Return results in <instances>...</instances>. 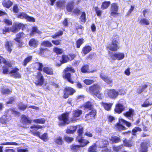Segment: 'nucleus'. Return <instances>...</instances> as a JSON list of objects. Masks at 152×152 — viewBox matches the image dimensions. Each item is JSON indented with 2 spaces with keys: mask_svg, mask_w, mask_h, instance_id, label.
I'll return each instance as SVG.
<instances>
[{
  "mask_svg": "<svg viewBox=\"0 0 152 152\" xmlns=\"http://www.w3.org/2000/svg\"><path fill=\"white\" fill-rule=\"evenodd\" d=\"M124 109L125 107L122 104L119 103L116 105L115 111L116 112L120 113L124 110Z\"/></svg>",
  "mask_w": 152,
  "mask_h": 152,
  "instance_id": "20",
  "label": "nucleus"
},
{
  "mask_svg": "<svg viewBox=\"0 0 152 152\" xmlns=\"http://www.w3.org/2000/svg\"><path fill=\"white\" fill-rule=\"evenodd\" d=\"M110 4L109 1H105L103 2L101 6L102 9L103 10L107 8Z\"/></svg>",
  "mask_w": 152,
  "mask_h": 152,
  "instance_id": "38",
  "label": "nucleus"
},
{
  "mask_svg": "<svg viewBox=\"0 0 152 152\" xmlns=\"http://www.w3.org/2000/svg\"><path fill=\"white\" fill-rule=\"evenodd\" d=\"M42 126L40 125H34L30 127L31 129H34V130H37L39 129H41Z\"/></svg>",
  "mask_w": 152,
  "mask_h": 152,
  "instance_id": "61",
  "label": "nucleus"
},
{
  "mask_svg": "<svg viewBox=\"0 0 152 152\" xmlns=\"http://www.w3.org/2000/svg\"><path fill=\"white\" fill-rule=\"evenodd\" d=\"M38 41L34 39H31L29 41V44L30 46L36 47L38 45Z\"/></svg>",
  "mask_w": 152,
  "mask_h": 152,
  "instance_id": "24",
  "label": "nucleus"
},
{
  "mask_svg": "<svg viewBox=\"0 0 152 152\" xmlns=\"http://www.w3.org/2000/svg\"><path fill=\"white\" fill-rule=\"evenodd\" d=\"M105 91L109 98L114 99H115L119 95L118 92L114 89L106 90Z\"/></svg>",
  "mask_w": 152,
  "mask_h": 152,
  "instance_id": "4",
  "label": "nucleus"
},
{
  "mask_svg": "<svg viewBox=\"0 0 152 152\" xmlns=\"http://www.w3.org/2000/svg\"><path fill=\"white\" fill-rule=\"evenodd\" d=\"M148 143L144 142L142 143L140 148L139 152H147L148 151Z\"/></svg>",
  "mask_w": 152,
  "mask_h": 152,
  "instance_id": "19",
  "label": "nucleus"
},
{
  "mask_svg": "<svg viewBox=\"0 0 152 152\" xmlns=\"http://www.w3.org/2000/svg\"><path fill=\"white\" fill-rule=\"evenodd\" d=\"M108 144V142L107 140L104 139H100L99 140V146L100 148L104 147Z\"/></svg>",
  "mask_w": 152,
  "mask_h": 152,
  "instance_id": "26",
  "label": "nucleus"
},
{
  "mask_svg": "<svg viewBox=\"0 0 152 152\" xmlns=\"http://www.w3.org/2000/svg\"><path fill=\"white\" fill-rule=\"evenodd\" d=\"M41 45L42 46L48 47H50L52 45L51 43L48 40L44 41H43L41 43Z\"/></svg>",
  "mask_w": 152,
  "mask_h": 152,
  "instance_id": "41",
  "label": "nucleus"
},
{
  "mask_svg": "<svg viewBox=\"0 0 152 152\" xmlns=\"http://www.w3.org/2000/svg\"><path fill=\"white\" fill-rule=\"evenodd\" d=\"M78 128H79L78 131H77L78 134V136H80L81 137V136L83 133V127L80 126H78Z\"/></svg>",
  "mask_w": 152,
  "mask_h": 152,
  "instance_id": "51",
  "label": "nucleus"
},
{
  "mask_svg": "<svg viewBox=\"0 0 152 152\" xmlns=\"http://www.w3.org/2000/svg\"><path fill=\"white\" fill-rule=\"evenodd\" d=\"M140 23L141 25L147 26L150 24V20L149 19L142 18L141 19Z\"/></svg>",
  "mask_w": 152,
  "mask_h": 152,
  "instance_id": "32",
  "label": "nucleus"
},
{
  "mask_svg": "<svg viewBox=\"0 0 152 152\" xmlns=\"http://www.w3.org/2000/svg\"><path fill=\"white\" fill-rule=\"evenodd\" d=\"M55 142L56 143L59 145H62L63 143L62 138L60 137H59L56 138L55 140Z\"/></svg>",
  "mask_w": 152,
  "mask_h": 152,
  "instance_id": "46",
  "label": "nucleus"
},
{
  "mask_svg": "<svg viewBox=\"0 0 152 152\" xmlns=\"http://www.w3.org/2000/svg\"><path fill=\"white\" fill-rule=\"evenodd\" d=\"M118 6L117 4L113 3L111 4L110 8V15L115 17L118 15Z\"/></svg>",
  "mask_w": 152,
  "mask_h": 152,
  "instance_id": "6",
  "label": "nucleus"
},
{
  "mask_svg": "<svg viewBox=\"0 0 152 152\" xmlns=\"http://www.w3.org/2000/svg\"><path fill=\"white\" fill-rule=\"evenodd\" d=\"M11 91L8 89L4 88L1 90V93L3 94H8L10 93Z\"/></svg>",
  "mask_w": 152,
  "mask_h": 152,
  "instance_id": "54",
  "label": "nucleus"
},
{
  "mask_svg": "<svg viewBox=\"0 0 152 152\" xmlns=\"http://www.w3.org/2000/svg\"><path fill=\"white\" fill-rule=\"evenodd\" d=\"M79 19L80 20V22L81 24H83L85 23L86 19V14L85 12H82Z\"/></svg>",
  "mask_w": 152,
  "mask_h": 152,
  "instance_id": "30",
  "label": "nucleus"
},
{
  "mask_svg": "<svg viewBox=\"0 0 152 152\" xmlns=\"http://www.w3.org/2000/svg\"><path fill=\"white\" fill-rule=\"evenodd\" d=\"M21 121L23 124L22 126L23 128H27L29 127V125L31 123V121L29 120L25 115H23L22 116Z\"/></svg>",
  "mask_w": 152,
  "mask_h": 152,
  "instance_id": "8",
  "label": "nucleus"
},
{
  "mask_svg": "<svg viewBox=\"0 0 152 152\" xmlns=\"http://www.w3.org/2000/svg\"><path fill=\"white\" fill-rule=\"evenodd\" d=\"M118 38V36H113L112 40V43L108 45L107 46V48L110 50L112 51H115L119 49L118 45V42L117 41Z\"/></svg>",
  "mask_w": 152,
  "mask_h": 152,
  "instance_id": "2",
  "label": "nucleus"
},
{
  "mask_svg": "<svg viewBox=\"0 0 152 152\" xmlns=\"http://www.w3.org/2000/svg\"><path fill=\"white\" fill-rule=\"evenodd\" d=\"M96 114V111L95 110H93L89 113L88 114L86 115L85 116L86 120L88 121L94 118Z\"/></svg>",
  "mask_w": 152,
  "mask_h": 152,
  "instance_id": "13",
  "label": "nucleus"
},
{
  "mask_svg": "<svg viewBox=\"0 0 152 152\" xmlns=\"http://www.w3.org/2000/svg\"><path fill=\"white\" fill-rule=\"evenodd\" d=\"M77 128H78L77 126H71L67 129L66 132L67 134H72L75 131Z\"/></svg>",
  "mask_w": 152,
  "mask_h": 152,
  "instance_id": "23",
  "label": "nucleus"
},
{
  "mask_svg": "<svg viewBox=\"0 0 152 152\" xmlns=\"http://www.w3.org/2000/svg\"><path fill=\"white\" fill-rule=\"evenodd\" d=\"M32 56H29L26 58L24 60L23 65L24 66H26L27 64L30 62L32 59Z\"/></svg>",
  "mask_w": 152,
  "mask_h": 152,
  "instance_id": "45",
  "label": "nucleus"
},
{
  "mask_svg": "<svg viewBox=\"0 0 152 152\" xmlns=\"http://www.w3.org/2000/svg\"><path fill=\"white\" fill-rule=\"evenodd\" d=\"M65 1L64 0L56 2L57 7L61 9L64 8L65 5Z\"/></svg>",
  "mask_w": 152,
  "mask_h": 152,
  "instance_id": "37",
  "label": "nucleus"
},
{
  "mask_svg": "<svg viewBox=\"0 0 152 152\" xmlns=\"http://www.w3.org/2000/svg\"><path fill=\"white\" fill-rule=\"evenodd\" d=\"M45 121V120L44 118L36 119L33 120V122L35 123L41 124H44Z\"/></svg>",
  "mask_w": 152,
  "mask_h": 152,
  "instance_id": "44",
  "label": "nucleus"
},
{
  "mask_svg": "<svg viewBox=\"0 0 152 152\" xmlns=\"http://www.w3.org/2000/svg\"><path fill=\"white\" fill-rule=\"evenodd\" d=\"M123 146L122 145H120L118 146H114L113 147V150L116 152L119 151L122 148Z\"/></svg>",
  "mask_w": 152,
  "mask_h": 152,
  "instance_id": "50",
  "label": "nucleus"
},
{
  "mask_svg": "<svg viewBox=\"0 0 152 152\" xmlns=\"http://www.w3.org/2000/svg\"><path fill=\"white\" fill-rule=\"evenodd\" d=\"M100 77L102 80L108 84H110L113 82L112 79L106 76L103 73L100 74Z\"/></svg>",
  "mask_w": 152,
  "mask_h": 152,
  "instance_id": "18",
  "label": "nucleus"
},
{
  "mask_svg": "<svg viewBox=\"0 0 152 152\" xmlns=\"http://www.w3.org/2000/svg\"><path fill=\"white\" fill-rule=\"evenodd\" d=\"M147 87V85H144L142 86H140L137 90V92L139 94H140Z\"/></svg>",
  "mask_w": 152,
  "mask_h": 152,
  "instance_id": "42",
  "label": "nucleus"
},
{
  "mask_svg": "<svg viewBox=\"0 0 152 152\" xmlns=\"http://www.w3.org/2000/svg\"><path fill=\"white\" fill-rule=\"evenodd\" d=\"M83 39H79L77 41V48H79L83 42Z\"/></svg>",
  "mask_w": 152,
  "mask_h": 152,
  "instance_id": "55",
  "label": "nucleus"
},
{
  "mask_svg": "<svg viewBox=\"0 0 152 152\" xmlns=\"http://www.w3.org/2000/svg\"><path fill=\"white\" fill-rule=\"evenodd\" d=\"M63 31H59L56 33L52 37L55 38L57 37L62 35L63 34Z\"/></svg>",
  "mask_w": 152,
  "mask_h": 152,
  "instance_id": "59",
  "label": "nucleus"
},
{
  "mask_svg": "<svg viewBox=\"0 0 152 152\" xmlns=\"http://www.w3.org/2000/svg\"><path fill=\"white\" fill-rule=\"evenodd\" d=\"M19 69L17 68H12V70L10 72L9 74H12L11 76L16 78H19L21 77L20 74L17 72Z\"/></svg>",
  "mask_w": 152,
  "mask_h": 152,
  "instance_id": "15",
  "label": "nucleus"
},
{
  "mask_svg": "<svg viewBox=\"0 0 152 152\" xmlns=\"http://www.w3.org/2000/svg\"><path fill=\"white\" fill-rule=\"evenodd\" d=\"M111 58L113 60L115 59L121 60L123 59L125 57L124 54L123 53H116L111 56Z\"/></svg>",
  "mask_w": 152,
  "mask_h": 152,
  "instance_id": "9",
  "label": "nucleus"
},
{
  "mask_svg": "<svg viewBox=\"0 0 152 152\" xmlns=\"http://www.w3.org/2000/svg\"><path fill=\"white\" fill-rule=\"evenodd\" d=\"M10 119L9 118H7L5 115L3 116L2 117L0 118V122L3 124H6L7 123L10 121Z\"/></svg>",
  "mask_w": 152,
  "mask_h": 152,
  "instance_id": "28",
  "label": "nucleus"
},
{
  "mask_svg": "<svg viewBox=\"0 0 152 152\" xmlns=\"http://www.w3.org/2000/svg\"><path fill=\"white\" fill-rule=\"evenodd\" d=\"M84 83L87 85H89L94 83V81L93 80L86 79L84 80Z\"/></svg>",
  "mask_w": 152,
  "mask_h": 152,
  "instance_id": "62",
  "label": "nucleus"
},
{
  "mask_svg": "<svg viewBox=\"0 0 152 152\" xmlns=\"http://www.w3.org/2000/svg\"><path fill=\"white\" fill-rule=\"evenodd\" d=\"M81 110H77L73 111V118H76L82 114Z\"/></svg>",
  "mask_w": 152,
  "mask_h": 152,
  "instance_id": "36",
  "label": "nucleus"
},
{
  "mask_svg": "<svg viewBox=\"0 0 152 152\" xmlns=\"http://www.w3.org/2000/svg\"><path fill=\"white\" fill-rule=\"evenodd\" d=\"M44 79L43 75L40 72H38L37 73L35 83L36 85L41 86L44 83Z\"/></svg>",
  "mask_w": 152,
  "mask_h": 152,
  "instance_id": "5",
  "label": "nucleus"
},
{
  "mask_svg": "<svg viewBox=\"0 0 152 152\" xmlns=\"http://www.w3.org/2000/svg\"><path fill=\"white\" fill-rule=\"evenodd\" d=\"M95 10L98 16H99L101 15L102 12V10H100L97 7H95Z\"/></svg>",
  "mask_w": 152,
  "mask_h": 152,
  "instance_id": "56",
  "label": "nucleus"
},
{
  "mask_svg": "<svg viewBox=\"0 0 152 152\" xmlns=\"http://www.w3.org/2000/svg\"><path fill=\"white\" fill-rule=\"evenodd\" d=\"M141 131V129L139 127L134 128L132 130V134L135 135L136 132H140Z\"/></svg>",
  "mask_w": 152,
  "mask_h": 152,
  "instance_id": "58",
  "label": "nucleus"
},
{
  "mask_svg": "<svg viewBox=\"0 0 152 152\" xmlns=\"http://www.w3.org/2000/svg\"><path fill=\"white\" fill-rule=\"evenodd\" d=\"M18 18H25L29 21L34 22L35 19L32 17L28 16L24 12H22L18 15Z\"/></svg>",
  "mask_w": 152,
  "mask_h": 152,
  "instance_id": "12",
  "label": "nucleus"
},
{
  "mask_svg": "<svg viewBox=\"0 0 152 152\" xmlns=\"http://www.w3.org/2000/svg\"><path fill=\"white\" fill-rule=\"evenodd\" d=\"M92 106L91 103L90 102L88 101L85 104L84 107L85 109L86 108L91 110V109Z\"/></svg>",
  "mask_w": 152,
  "mask_h": 152,
  "instance_id": "47",
  "label": "nucleus"
},
{
  "mask_svg": "<svg viewBox=\"0 0 152 152\" xmlns=\"http://www.w3.org/2000/svg\"><path fill=\"white\" fill-rule=\"evenodd\" d=\"M96 145L94 144L89 148L88 151V152H96Z\"/></svg>",
  "mask_w": 152,
  "mask_h": 152,
  "instance_id": "40",
  "label": "nucleus"
},
{
  "mask_svg": "<svg viewBox=\"0 0 152 152\" xmlns=\"http://www.w3.org/2000/svg\"><path fill=\"white\" fill-rule=\"evenodd\" d=\"M152 105V103L151 102H149L148 101V100L147 99L144 102L143 104L142 105V106L144 107H147Z\"/></svg>",
  "mask_w": 152,
  "mask_h": 152,
  "instance_id": "49",
  "label": "nucleus"
},
{
  "mask_svg": "<svg viewBox=\"0 0 152 152\" xmlns=\"http://www.w3.org/2000/svg\"><path fill=\"white\" fill-rule=\"evenodd\" d=\"M124 115L129 119L133 121V116L134 115V111L132 109H129V111L124 113Z\"/></svg>",
  "mask_w": 152,
  "mask_h": 152,
  "instance_id": "16",
  "label": "nucleus"
},
{
  "mask_svg": "<svg viewBox=\"0 0 152 152\" xmlns=\"http://www.w3.org/2000/svg\"><path fill=\"white\" fill-rule=\"evenodd\" d=\"M74 55H69L68 56L64 55L62 56V61L61 63H64L67 62L68 61H71L73 60L75 58Z\"/></svg>",
  "mask_w": 152,
  "mask_h": 152,
  "instance_id": "14",
  "label": "nucleus"
},
{
  "mask_svg": "<svg viewBox=\"0 0 152 152\" xmlns=\"http://www.w3.org/2000/svg\"><path fill=\"white\" fill-rule=\"evenodd\" d=\"M65 72V77L66 78L68 81L71 83L73 84L74 82L71 80V74L67 72L68 71H71L72 72H74L75 70L73 69L71 67H68L65 69L64 70Z\"/></svg>",
  "mask_w": 152,
  "mask_h": 152,
  "instance_id": "7",
  "label": "nucleus"
},
{
  "mask_svg": "<svg viewBox=\"0 0 152 152\" xmlns=\"http://www.w3.org/2000/svg\"><path fill=\"white\" fill-rule=\"evenodd\" d=\"M64 139L67 142H72L73 140V138L72 137H70L66 135L64 137Z\"/></svg>",
  "mask_w": 152,
  "mask_h": 152,
  "instance_id": "60",
  "label": "nucleus"
},
{
  "mask_svg": "<svg viewBox=\"0 0 152 152\" xmlns=\"http://www.w3.org/2000/svg\"><path fill=\"white\" fill-rule=\"evenodd\" d=\"M43 72L47 74L52 75L53 74V69L50 67H45L43 68Z\"/></svg>",
  "mask_w": 152,
  "mask_h": 152,
  "instance_id": "27",
  "label": "nucleus"
},
{
  "mask_svg": "<svg viewBox=\"0 0 152 152\" xmlns=\"http://www.w3.org/2000/svg\"><path fill=\"white\" fill-rule=\"evenodd\" d=\"M119 122L120 123H117L116 126V127L119 131L121 130H124L126 129V127L123 126L121 124H126L127 126L129 127L131 126V124L126 121L123 119H121L119 120Z\"/></svg>",
  "mask_w": 152,
  "mask_h": 152,
  "instance_id": "3",
  "label": "nucleus"
},
{
  "mask_svg": "<svg viewBox=\"0 0 152 152\" xmlns=\"http://www.w3.org/2000/svg\"><path fill=\"white\" fill-rule=\"evenodd\" d=\"M123 144L124 146L127 147H131L132 146V142L129 140L125 139L123 141Z\"/></svg>",
  "mask_w": 152,
  "mask_h": 152,
  "instance_id": "39",
  "label": "nucleus"
},
{
  "mask_svg": "<svg viewBox=\"0 0 152 152\" xmlns=\"http://www.w3.org/2000/svg\"><path fill=\"white\" fill-rule=\"evenodd\" d=\"M6 113H12L14 114L15 115L18 116L20 115L19 112L15 111L14 109H10L6 110Z\"/></svg>",
  "mask_w": 152,
  "mask_h": 152,
  "instance_id": "29",
  "label": "nucleus"
},
{
  "mask_svg": "<svg viewBox=\"0 0 152 152\" xmlns=\"http://www.w3.org/2000/svg\"><path fill=\"white\" fill-rule=\"evenodd\" d=\"M11 31L13 32L16 33L18 32L19 29L16 24L13 26L12 27L10 28Z\"/></svg>",
  "mask_w": 152,
  "mask_h": 152,
  "instance_id": "52",
  "label": "nucleus"
},
{
  "mask_svg": "<svg viewBox=\"0 0 152 152\" xmlns=\"http://www.w3.org/2000/svg\"><path fill=\"white\" fill-rule=\"evenodd\" d=\"M2 4L4 7L9 8L12 5L13 3L9 0H4Z\"/></svg>",
  "mask_w": 152,
  "mask_h": 152,
  "instance_id": "25",
  "label": "nucleus"
},
{
  "mask_svg": "<svg viewBox=\"0 0 152 152\" xmlns=\"http://www.w3.org/2000/svg\"><path fill=\"white\" fill-rule=\"evenodd\" d=\"M54 51L57 54H60L62 53L63 50L62 49L57 48H55L54 49Z\"/></svg>",
  "mask_w": 152,
  "mask_h": 152,
  "instance_id": "63",
  "label": "nucleus"
},
{
  "mask_svg": "<svg viewBox=\"0 0 152 152\" xmlns=\"http://www.w3.org/2000/svg\"><path fill=\"white\" fill-rule=\"evenodd\" d=\"M69 113L61 114L58 117V124L60 126H64L69 124L70 121L69 119Z\"/></svg>",
  "mask_w": 152,
  "mask_h": 152,
  "instance_id": "1",
  "label": "nucleus"
},
{
  "mask_svg": "<svg viewBox=\"0 0 152 152\" xmlns=\"http://www.w3.org/2000/svg\"><path fill=\"white\" fill-rule=\"evenodd\" d=\"M18 106L19 109L23 110H25L27 107V105H25L23 103H20Z\"/></svg>",
  "mask_w": 152,
  "mask_h": 152,
  "instance_id": "48",
  "label": "nucleus"
},
{
  "mask_svg": "<svg viewBox=\"0 0 152 152\" xmlns=\"http://www.w3.org/2000/svg\"><path fill=\"white\" fill-rule=\"evenodd\" d=\"M36 64L38 66V70L39 71H42L43 70L42 67L43 66V64L42 63L40 62H37Z\"/></svg>",
  "mask_w": 152,
  "mask_h": 152,
  "instance_id": "64",
  "label": "nucleus"
},
{
  "mask_svg": "<svg viewBox=\"0 0 152 152\" xmlns=\"http://www.w3.org/2000/svg\"><path fill=\"white\" fill-rule=\"evenodd\" d=\"M75 92V91L70 87L65 88L64 95V98L66 99L67 98L69 95L72 94Z\"/></svg>",
  "mask_w": 152,
  "mask_h": 152,
  "instance_id": "10",
  "label": "nucleus"
},
{
  "mask_svg": "<svg viewBox=\"0 0 152 152\" xmlns=\"http://www.w3.org/2000/svg\"><path fill=\"white\" fill-rule=\"evenodd\" d=\"M100 89V87L99 86L98 84H96L90 87L89 88V90L94 94H95V93L99 91Z\"/></svg>",
  "mask_w": 152,
  "mask_h": 152,
  "instance_id": "17",
  "label": "nucleus"
},
{
  "mask_svg": "<svg viewBox=\"0 0 152 152\" xmlns=\"http://www.w3.org/2000/svg\"><path fill=\"white\" fill-rule=\"evenodd\" d=\"M91 49V48L90 46H86L83 48L82 52L83 53L84 55H85L89 52Z\"/></svg>",
  "mask_w": 152,
  "mask_h": 152,
  "instance_id": "34",
  "label": "nucleus"
},
{
  "mask_svg": "<svg viewBox=\"0 0 152 152\" xmlns=\"http://www.w3.org/2000/svg\"><path fill=\"white\" fill-rule=\"evenodd\" d=\"M81 72L83 73H86V72H96V70H93L91 72L89 71V66L88 65H84L81 68Z\"/></svg>",
  "mask_w": 152,
  "mask_h": 152,
  "instance_id": "21",
  "label": "nucleus"
},
{
  "mask_svg": "<svg viewBox=\"0 0 152 152\" xmlns=\"http://www.w3.org/2000/svg\"><path fill=\"white\" fill-rule=\"evenodd\" d=\"M5 46L7 50L10 53L12 49V42L11 41H7L6 42Z\"/></svg>",
  "mask_w": 152,
  "mask_h": 152,
  "instance_id": "22",
  "label": "nucleus"
},
{
  "mask_svg": "<svg viewBox=\"0 0 152 152\" xmlns=\"http://www.w3.org/2000/svg\"><path fill=\"white\" fill-rule=\"evenodd\" d=\"M40 138L43 140L44 141H46L48 140V136L47 133H44L42 136H40L39 137Z\"/></svg>",
  "mask_w": 152,
  "mask_h": 152,
  "instance_id": "57",
  "label": "nucleus"
},
{
  "mask_svg": "<svg viewBox=\"0 0 152 152\" xmlns=\"http://www.w3.org/2000/svg\"><path fill=\"white\" fill-rule=\"evenodd\" d=\"M94 95L96 96L99 99H102L103 97V96L102 94H101L100 91H99L97 93H95V94H94Z\"/></svg>",
  "mask_w": 152,
  "mask_h": 152,
  "instance_id": "53",
  "label": "nucleus"
},
{
  "mask_svg": "<svg viewBox=\"0 0 152 152\" xmlns=\"http://www.w3.org/2000/svg\"><path fill=\"white\" fill-rule=\"evenodd\" d=\"M102 105L103 106L104 108L107 111H110L111 109V107L113 105L112 103H107L102 102Z\"/></svg>",
  "mask_w": 152,
  "mask_h": 152,
  "instance_id": "31",
  "label": "nucleus"
},
{
  "mask_svg": "<svg viewBox=\"0 0 152 152\" xmlns=\"http://www.w3.org/2000/svg\"><path fill=\"white\" fill-rule=\"evenodd\" d=\"M113 143H117L119 142L120 141V138L116 136L112 137L110 139Z\"/></svg>",
  "mask_w": 152,
  "mask_h": 152,
  "instance_id": "43",
  "label": "nucleus"
},
{
  "mask_svg": "<svg viewBox=\"0 0 152 152\" xmlns=\"http://www.w3.org/2000/svg\"><path fill=\"white\" fill-rule=\"evenodd\" d=\"M23 35V33H20L17 34L16 36V37L15 40L16 41L19 42V45L20 47H22V42H20V39L22 37Z\"/></svg>",
  "mask_w": 152,
  "mask_h": 152,
  "instance_id": "33",
  "label": "nucleus"
},
{
  "mask_svg": "<svg viewBox=\"0 0 152 152\" xmlns=\"http://www.w3.org/2000/svg\"><path fill=\"white\" fill-rule=\"evenodd\" d=\"M74 7V4L72 2H69L66 6V9L69 12L72 11Z\"/></svg>",
  "mask_w": 152,
  "mask_h": 152,
  "instance_id": "35",
  "label": "nucleus"
},
{
  "mask_svg": "<svg viewBox=\"0 0 152 152\" xmlns=\"http://www.w3.org/2000/svg\"><path fill=\"white\" fill-rule=\"evenodd\" d=\"M77 141L80 144V147H83L89 143L88 141L84 139L82 137L77 136L76 138Z\"/></svg>",
  "mask_w": 152,
  "mask_h": 152,
  "instance_id": "11",
  "label": "nucleus"
}]
</instances>
